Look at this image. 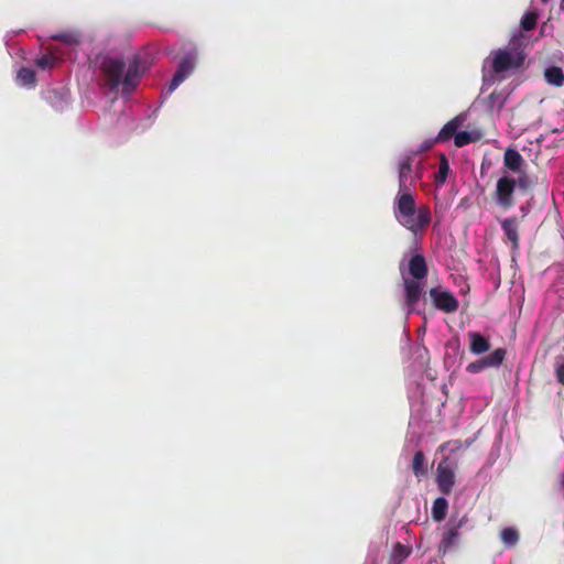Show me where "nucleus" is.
<instances>
[{
	"instance_id": "nucleus-1",
	"label": "nucleus",
	"mask_w": 564,
	"mask_h": 564,
	"mask_svg": "<svg viewBox=\"0 0 564 564\" xmlns=\"http://www.w3.org/2000/svg\"><path fill=\"white\" fill-rule=\"evenodd\" d=\"M412 172V158L405 156L399 162V194L394 199L395 219L408 230L417 234L431 223L432 215L429 206L416 207L414 196L408 192L406 182Z\"/></svg>"
},
{
	"instance_id": "nucleus-2",
	"label": "nucleus",
	"mask_w": 564,
	"mask_h": 564,
	"mask_svg": "<svg viewBox=\"0 0 564 564\" xmlns=\"http://www.w3.org/2000/svg\"><path fill=\"white\" fill-rule=\"evenodd\" d=\"M147 65L140 56H134L126 69L124 61L116 57H105L100 63V73L106 86L111 90L122 85V94L130 95L138 86Z\"/></svg>"
},
{
	"instance_id": "nucleus-3",
	"label": "nucleus",
	"mask_w": 564,
	"mask_h": 564,
	"mask_svg": "<svg viewBox=\"0 0 564 564\" xmlns=\"http://www.w3.org/2000/svg\"><path fill=\"white\" fill-rule=\"evenodd\" d=\"M403 279L404 304L411 313L424 292V280L429 273L427 262L421 253H414L408 262V275L400 268Z\"/></svg>"
},
{
	"instance_id": "nucleus-4",
	"label": "nucleus",
	"mask_w": 564,
	"mask_h": 564,
	"mask_svg": "<svg viewBox=\"0 0 564 564\" xmlns=\"http://www.w3.org/2000/svg\"><path fill=\"white\" fill-rule=\"evenodd\" d=\"M525 42V36L521 31L514 33L507 47L499 48L494 53L491 59L492 72L501 74L511 69L521 68L527 58Z\"/></svg>"
},
{
	"instance_id": "nucleus-5",
	"label": "nucleus",
	"mask_w": 564,
	"mask_h": 564,
	"mask_svg": "<svg viewBox=\"0 0 564 564\" xmlns=\"http://www.w3.org/2000/svg\"><path fill=\"white\" fill-rule=\"evenodd\" d=\"M429 295L434 307L446 314H453L459 307V302L455 295L442 286L431 288Z\"/></svg>"
},
{
	"instance_id": "nucleus-6",
	"label": "nucleus",
	"mask_w": 564,
	"mask_h": 564,
	"mask_svg": "<svg viewBox=\"0 0 564 564\" xmlns=\"http://www.w3.org/2000/svg\"><path fill=\"white\" fill-rule=\"evenodd\" d=\"M467 522V517L464 516L457 521L451 520L444 530L443 538L438 545V552L446 554L447 552L452 551L454 547L458 545L459 542V530L465 525Z\"/></svg>"
},
{
	"instance_id": "nucleus-7",
	"label": "nucleus",
	"mask_w": 564,
	"mask_h": 564,
	"mask_svg": "<svg viewBox=\"0 0 564 564\" xmlns=\"http://www.w3.org/2000/svg\"><path fill=\"white\" fill-rule=\"evenodd\" d=\"M516 189V180L509 176H502L498 180L495 191L497 205L503 209H509L514 205L513 193Z\"/></svg>"
},
{
	"instance_id": "nucleus-8",
	"label": "nucleus",
	"mask_w": 564,
	"mask_h": 564,
	"mask_svg": "<svg viewBox=\"0 0 564 564\" xmlns=\"http://www.w3.org/2000/svg\"><path fill=\"white\" fill-rule=\"evenodd\" d=\"M196 54L189 53L182 57L177 70L175 72L170 86L169 93L174 91L194 70L196 66Z\"/></svg>"
},
{
	"instance_id": "nucleus-9",
	"label": "nucleus",
	"mask_w": 564,
	"mask_h": 564,
	"mask_svg": "<svg viewBox=\"0 0 564 564\" xmlns=\"http://www.w3.org/2000/svg\"><path fill=\"white\" fill-rule=\"evenodd\" d=\"M506 354L507 351L505 348H497L490 355L470 362L466 367V370L469 373H477L487 368L498 367L505 360Z\"/></svg>"
},
{
	"instance_id": "nucleus-10",
	"label": "nucleus",
	"mask_w": 564,
	"mask_h": 564,
	"mask_svg": "<svg viewBox=\"0 0 564 564\" xmlns=\"http://www.w3.org/2000/svg\"><path fill=\"white\" fill-rule=\"evenodd\" d=\"M436 484L444 495L452 492L455 485V474L447 458H444L436 468Z\"/></svg>"
},
{
	"instance_id": "nucleus-11",
	"label": "nucleus",
	"mask_w": 564,
	"mask_h": 564,
	"mask_svg": "<svg viewBox=\"0 0 564 564\" xmlns=\"http://www.w3.org/2000/svg\"><path fill=\"white\" fill-rule=\"evenodd\" d=\"M505 236L511 242L513 249L519 247L518 220L516 217L506 218L501 223Z\"/></svg>"
},
{
	"instance_id": "nucleus-12",
	"label": "nucleus",
	"mask_w": 564,
	"mask_h": 564,
	"mask_svg": "<svg viewBox=\"0 0 564 564\" xmlns=\"http://www.w3.org/2000/svg\"><path fill=\"white\" fill-rule=\"evenodd\" d=\"M469 350L475 355H481L490 349L489 340L477 332H470Z\"/></svg>"
},
{
	"instance_id": "nucleus-13",
	"label": "nucleus",
	"mask_w": 564,
	"mask_h": 564,
	"mask_svg": "<svg viewBox=\"0 0 564 564\" xmlns=\"http://www.w3.org/2000/svg\"><path fill=\"white\" fill-rule=\"evenodd\" d=\"M463 120L459 117H455L443 126L436 135V141L440 143L451 140L457 133V129L462 126Z\"/></svg>"
},
{
	"instance_id": "nucleus-14",
	"label": "nucleus",
	"mask_w": 564,
	"mask_h": 564,
	"mask_svg": "<svg viewBox=\"0 0 564 564\" xmlns=\"http://www.w3.org/2000/svg\"><path fill=\"white\" fill-rule=\"evenodd\" d=\"M51 39L73 46L82 42V33L77 30H66L51 35Z\"/></svg>"
},
{
	"instance_id": "nucleus-15",
	"label": "nucleus",
	"mask_w": 564,
	"mask_h": 564,
	"mask_svg": "<svg viewBox=\"0 0 564 564\" xmlns=\"http://www.w3.org/2000/svg\"><path fill=\"white\" fill-rule=\"evenodd\" d=\"M505 166L512 172H518L521 165L524 163L521 154L514 149H508L503 156Z\"/></svg>"
},
{
	"instance_id": "nucleus-16",
	"label": "nucleus",
	"mask_w": 564,
	"mask_h": 564,
	"mask_svg": "<svg viewBox=\"0 0 564 564\" xmlns=\"http://www.w3.org/2000/svg\"><path fill=\"white\" fill-rule=\"evenodd\" d=\"M544 77L547 84L561 87L564 85V73L561 67L551 66L544 72Z\"/></svg>"
},
{
	"instance_id": "nucleus-17",
	"label": "nucleus",
	"mask_w": 564,
	"mask_h": 564,
	"mask_svg": "<svg viewBox=\"0 0 564 564\" xmlns=\"http://www.w3.org/2000/svg\"><path fill=\"white\" fill-rule=\"evenodd\" d=\"M448 508V502L444 497H438L434 500L432 506V517L435 521L441 522L445 519Z\"/></svg>"
},
{
	"instance_id": "nucleus-18",
	"label": "nucleus",
	"mask_w": 564,
	"mask_h": 564,
	"mask_svg": "<svg viewBox=\"0 0 564 564\" xmlns=\"http://www.w3.org/2000/svg\"><path fill=\"white\" fill-rule=\"evenodd\" d=\"M481 138L479 132L459 131L455 134L454 143L457 148H463L471 142H477Z\"/></svg>"
},
{
	"instance_id": "nucleus-19",
	"label": "nucleus",
	"mask_w": 564,
	"mask_h": 564,
	"mask_svg": "<svg viewBox=\"0 0 564 564\" xmlns=\"http://www.w3.org/2000/svg\"><path fill=\"white\" fill-rule=\"evenodd\" d=\"M538 20H539V12L536 10L527 11L520 20L521 30L524 32L534 30L536 26Z\"/></svg>"
},
{
	"instance_id": "nucleus-20",
	"label": "nucleus",
	"mask_w": 564,
	"mask_h": 564,
	"mask_svg": "<svg viewBox=\"0 0 564 564\" xmlns=\"http://www.w3.org/2000/svg\"><path fill=\"white\" fill-rule=\"evenodd\" d=\"M412 471L417 478L425 476L427 473V468L425 465V456L422 451H417L414 454V457L412 460Z\"/></svg>"
},
{
	"instance_id": "nucleus-21",
	"label": "nucleus",
	"mask_w": 564,
	"mask_h": 564,
	"mask_svg": "<svg viewBox=\"0 0 564 564\" xmlns=\"http://www.w3.org/2000/svg\"><path fill=\"white\" fill-rule=\"evenodd\" d=\"M500 539L507 547H513L519 542V532L511 527L505 528L500 532Z\"/></svg>"
},
{
	"instance_id": "nucleus-22",
	"label": "nucleus",
	"mask_w": 564,
	"mask_h": 564,
	"mask_svg": "<svg viewBox=\"0 0 564 564\" xmlns=\"http://www.w3.org/2000/svg\"><path fill=\"white\" fill-rule=\"evenodd\" d=\"M411 549L401 544L397 543L393 546V551L391 554V562L394 564H402L404 560L410 555Z\"/></svg>"
},
{
	"instance_id": "nucleus-23",
	"label": "nucleus",
	"mask_w": 564,
	"mask_h": 564,
	"mask_svg": "<svg viewBox=\"0 0 564 564\" xmlns=\"http://www.w3.org/2000/svg\"><path fill=\"white\" fill-rule=\"evenodd\" d=\"M448 173H449L448 161H447L446 156L444 154H442L441 160H440L438 171L435 175V183L437 185H443L447 180Z\"/></svg>"
},
{
	"instance_id": "nucleus-24",
	"label": "nucleus",
	"mask_w": 564,
	"mask_h": 564,
	"mask_svg": "<svg viewBox=\"0 0 564 564\" xmlns=\"http://www.w3.org/2000/svg\"><path fill=\"white\" fill-rule=\"evenodd\" d=\"M17 79L22 86H33L35 84V73L31 68L22 67L18 72Z\"/></svg>"
},
{
	"instance_id": "nucleus-25",
	"label": "nucleus",
	"mask_w": 564,
	"mask_h": 564,
	"mask_svg": "<svg viewBox=\"0 0 564 564\" xmlns=\"http://www.w3.org/2000/svg\"><path fill=\"white\" fill-rule=\"evenodd\" d=\"M56 63L57 58L51 54L42 55L35 61L36 66L41 69H51L55 66Z\"/></svg>"
},
{
	"instance_id": "nucleus-26",
	"label": "nucleus",
	"mask_w": 564,
	"mask_h": 564,
	"mask_svg": "<svg viewBox=\"0 0 564 564\" xmlns=\"http://www.w3.org/2000/svg\"><path fill=\"white\" fill-rule=\"evenodd\" d=\"M503 105H505V97H503L502 93L492 91L488 96V106L491 110L495 108L501 109L503 107Z\"/></svg>"
},
{
	"instance_id": "nucleus-27",
	"label": "nucleus",
	"mask_w": 564,
	"mask_h": 564,
	"mask_svg": "<svg viewBox=\"0 0 564 564\" xmlns=\"http://www.w3.org/2000/svg\"><path fill=\"white\" fill-rule=\"evenodd\" d=\"M516 186H518L520 189L525 191L532 186V182L528 175L522 174L516 181Z\"/></svg>"
},
{
	"instance_id": "nucleus-28",
	"label": "nucleus",
	"mask_w": 564,
	"mask_h": 564,
	"mask_svg": "<svg viewBox=\"0 0 564 564\" xmlns=\"http://www.w3.org/2000/svg\"><path fill=\"white\" fill-rule=\"evenodd\" d=\"M449 446H453L449 448L451 451L458 449L460 447V441L445 442L440 446V451L443 452V451L447 449Z\"/></svg>"
},
{
	"instance_id": "nucleus-29",
	"label": "nucleus",
	"mask_w": 564,
	"mask_h": 564,
	"mask_svg": "<svg viewBox=\"0 0 564 564\" xmlns=\"http://www.w3.org/2000/svg\"><path fill=\"white\" fill-rule=\"evenodd\" d=\"M555 375L557 381L564 386V364L556 367Z\"/></svg>"
},
{
	"instance_id": "nucleus-30",
	"label": "nucleus",
	"mask_w": 564,
	"mask_h": 564,
	"mask_svg": "<svg viewBox=\"0 0 564 564\" xmlns=\"http://www.w3.org/2000/svg\"><path fill=\"white\" fill-rule=\"evenodd\" d=\"M435 143H440L438 141H436V138L435 139H430V140H426L422 143L421 145V150L423 151H427L430 149H432L434 147Z\"/></svg>"
},
{
	"instance_id": "nucleus-31",
	"label": "nucleus",
	"mask_w": 564,
	"mask_h": 564,
	"mask_svg": "<svg viewBox=\"0 0 564 564\" xmlns=\"http://www.w3.org/2000/svg\"><path fill=\"white\" fill-rule=\"evenodd\" d=\"M560 487L564 491V474L560 475Z\"/></svg>"
},
{
	"instance_id": "nucleus-32",
	"label": "nucleus",
	"mask_w": 564,
	"mask_h": 564,
	"mask_svg": "<svg viewBox=\"0 0 564 564\" xmlns=\"http://www.w3.org/2000/svg\"><path fill=\"white\" fill-rule=\"evenodd\" d=\"M561 10L564 11V0L561 1Z\"/></svg>"
},
{
	"instance_id": "nucleus-33",
	"label": "nucleus",
	"mask_w": 564,
	"mask_h": 564,
	"mask_svg": "<svg viewBox=\"0 0 564 564\" xmlns=\"http://www.w3.org/2000/svg\"><path fill=\"white\" fill-rule=\"evenodd\" d=\"M544 25H545V24H543V25L541 26V31H540L541 35H543Z\"/></svg>"
},
{
	"instance_id": "nucleus-34",
	"label": "nucleus",
	"mask_w": 564,
	"mask_h": 564,
	"mask_svg": "<svg viewBox=\"0 0 564 564\" xmlns=\"http://www.w3.org/2000/svg\"><path fill=\"white\" fill-rule=\"evenodd\" d=\"M541 1H542L543 3H546V2H549L550 0H541Z\"/></svg>"
}]
</instances>
